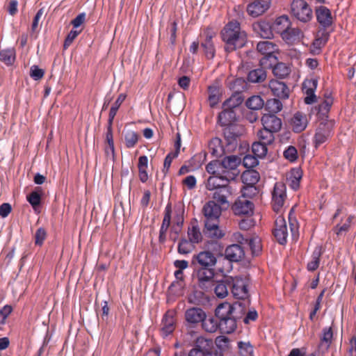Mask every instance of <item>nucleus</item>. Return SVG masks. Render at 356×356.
I'll list each match as a JSON object with an SVG mask.
<instances>
[{"label": "nucleus", "instance_id": "1", "mask_svg": "<svg viewBox=\"0 0 356 356\" xmlns=\"http://www.w3.org/2000/svg\"><path fill=\"white\" fill-rule=\"evenodd\" d=\"M209 250L200 252L197 254H194L192 258V265L196 274L198 286L202 289L207 290L210 288V285L213 282L215 276V266L217 263L216 255H222L223 247L217 241L209 243Z\"/></svg>", "mask_w": 356, "mask_h": 356}, {"label": "nucleus", "instance_id": "2", "mask_svg": "<svg viewBox=\"0 0 356 356\" xmlns=\"http://www.w3.org/2000/svg\"><path fill=\"white\" fill-rule=\"evenodd\" d=\"M215 315L218 318L220 332L229 334L235 331L237 321L242 317L243 308L238 304L224 302L217 307Z\"/></svg>", "mask_w": 356, "mask_h": 356}, {"label": "nucleus", "instance_id": "3", "mask_svg": "<svg viewBox=\"0 0 356 356\" xmlns=\"http://www.w3.org/2000/svg\"><path fill=\"white\" fill-rule=\"evenodd\" d=\"M204 220V234L211 238L219 239L224 236V232L219 227V218L222 209L215 201H209L202 209Z\"/></svg>", "mask_w": 356, "mask_h": 356}, {"label": "nucleus", "instance_id": "4", "mask_svg": "<svg viewBox=\"0 0 356 356\" xmlns=\"http://www.w3.org/2000/svg\"><path fill=\"white\" fill-rule=\"evenodd\" d=\"M221 38L225 43V50L232 52L245 46L247 38L245 32L241 31L240 24L229 22L221 31Z\"/></svg>", "mask_w": 356, "mask_h": 356}, {"label": "nucleus", "instance_id": "5", "mask_svg": "<svg viewBox=\"0 0 356 356\" xmlns=\"http://www.w3.org/2000/svg\"><path fill=\"white\" fill-rule=\"evenodd\" d=\"M187 356H223V353L213 346L211 339L198 337L193 341Z\"/></svg>", "mask_w": 356, "mask_h": 356}, {"label": "nucleus", "instance_id": "6", "mask_svg": "<svg viewBox=\"0 0 356 356\" xmlns=\"http://www.w3.org/2000/svg\"><path fill=\"white\" fill-rule=\"evenodd\" d=\"M291 15L302 23H307L313 18V11L305 0H293L290 6Z\"/></svg>", "mask_w": 356, "mask_h": 356}, {"label": "nucleus", "instance_id": "7", "mask_svg": "<svg viewBox=\"0 0 356 356\" xmlns=\"http://www.w3.org/2000/svg\"><path fill=\"white\" fill-rule=\"evenodd\" d=\"M247 83L243 79H236L232 83L231 88L234 94L222 104V108L232 107L233 108L239 106L243 101L241 92L246 89Z\"/></svg>", "mask_w": 356, "mask_h": 356}, {"label": "nucleus", "instance_id": "8", "mask_svg": "<svg viewBox=\"0 0 356 356\" xmlns=\"http://www.w3.org/2000/svg\"><path fill=\"white\" fill-rule=\"evenodd\" d=\"M223 175L228 179H234L239 174L238 166L241 163V159L236 156H228L220 161Z\"/></svg>", "mask_w": 356, "mask_h": 356}, {"label": "nucleus", "instance_id": "9", "mask_svg": "<svg viewBox=\"0 0 356 356\" xmlns=\"http://www.w3.org/2000/svg\"><path fill=\"white\" fill-rule=\"evenodd\" d=\"M231 292L233 296L238 300H245L250 294L248 289V280L239 276H232Z\"/></svg>", "mask_w": 356, "mask_h": 356}, {"label": "nucleus", "instance_id": "10", "mask_svg": "<svg viewBox=\"0 0 356 356\" xmlns=\"http://www.w3.org/2000/svg\"><path fill=\"white\" fill-rule=\"evenodd\" d=\"M286 199V187L283 182H276L272 192V207L275 212H279Z\"/></svg>", "mask_w": 356, "mask_h": 356}, {"label": "nucleus", "instance_id": "11", "mask_svg": "<svg viewBox=\"0 0 356 356\" xmlns=\"http://www.w3.org/2000/svg\"><path fill=\"white\" fill-rule=\"evenodd\" d=\"M204 40L201 42L204 54L207 59H213L216 55V47L213 38L216 33L211 29H207L204 31Z\"/></svg>", "mask_w": 356, "mask_h": 356}, {"label": "nucleus", "instance_id": "12", "mask_svg": "<svg viewBox=\"0 0 356 356\" xmlns=\"http://www.w3.org/2000/svg\"><path fill=\"white\" fill-rule=\"evenodd\" d=\"M332 124L329 122H321L316 128L314 136V143L316 148L325 143L331 136Z\"/></svg>", "mask_w": 356, "mask_h": 356}, {"label": "nucleus", "instance_id": "13", "mask_svg": "<svg viewBox=\"0 0 356 356\" xmlns=\"http://www.w3.org/2000/svg\"><path fill=\"white\" fill-rule=\"evenodd\" d=\"M273 234L276 241L281 245H284L287 242L288 231L285 219L280 216L275 221V226Z\"/></svg>", "mask_w": 356, "mask_h": 356}, {"label": "nucleus", "instance_id": "14", "mask_svg": "<svg viewBox=\"0 0 356 356\" xmlns=\"http://www.w3.org/2000/svg\"><path fill=\"white\" fill-rule=\"evenodd\" d=\"M232 210L237 216H251L253 213L254 204L250 200L239 197L233 204Z\"/></svg>", "mask_w": 356, "mask_h": 356}, {"label": "nucleus", "instance_id": "15", "mask_svg": "<svg viewBox=\"0 0 356 356\" xmlns=\"http://www.w3.org/2000/svg\"><path fill=\"white\" fill-rule=\"evenodd\" d=\"M271 0H252L247 6L248 13L257 17L268 10L270 6Z\"/></svg>", "mask_w": 356, "mask_h": 356}, {"label": "nucleus", "instance_id": "16", "mask_svg": "<svg viewBox=\"0 0 356 356\" xmlns=\"http://www.w3.org/2000/svg\"><path fill=\"white\" fill-rule=\"evenodd\" d=\"M160 333L163 337L172 334L175 329V313L168 311L163 316L161 324Z\"/></svg>", "mask_w": 356, "mask_h": 356}, {"label": "nucleus", "instance_id": "17", "mask_svg": "<svg viewBox=\"0 0 356 356\" xmlns=\"http://www.w3.org/2000/svg\"><path fill=\"white\" fill-rule=\"evenodd\" d=\"M232 282V276L227 275L215 284L212 283L210 286H214V293L218 298H224L229 294V291H231Z\"/></svg>", "mask_w": 356, "mask_h": 356}, {"label": "nucleus", "instance_id": "18", "mask_svg": "<svg viewBox=\"0 0 356 356\" xmlns=\"http://www.w3.org/2000/svg\"><path fill=\"white\" fill-rule=\"evenodd\" d=\"M261 123L265 129L272 130L275 133L282 129V120L273 113H264L261 118Z\"/></svg>", "mask_w": 356, "mask_h": 356}, {"label": "nucleus", "instance_id": "19", "mask_svg": "<svg viewBox=\"0 0 356 356\" xmlns=\"http://www.w3.org/2000/svg\"><path fill=\"white\" fill-rule=\"evenodd\" d=\"M207 317L205 312L200 307H191L185 312V319L191 325H195Z\"/></svg>", "mask_w": 356, "mask_h": 356}, {"label": "nucleus", "instance_id": "20", "mask_svg": "<svg viewBox=\"0 0 356 356\" xmlns=\"http://www.w3.org/2000/svg\"><path fill=\"white\" fill-rule=\"evenodd\" d=\"M222 133L224 138L228 145L235 146L238 138L241 136V131L238 126L236 124H229L222 126Z\"/></svg>", "mask_w": 356, "mask_h": 356}, {"label": "nucleus", "instance_id": "21", "mask_svg": "<svg viewBox=\"0 0 356 356\" xmlns=\"http://www.w3.org/2000/svg\"><path fill=\"white\" fill-rule=\"evenodd\" d=\"M317 22L324 29L328 28L332 24L331 11L325 6H320L316 8Z\"/></svg>", "mask_w": 356, "mask_h": 356}, {"label": "nucleus", "instance_id": "22", "mask_svg": "<svg viewBox=\"0 0 356 356\" xmlns=\"http://www.w3.org/2000/svg\"><path fill=\"white\" fill-rule=\"evenodd\" d=\"M42 197V188L40 186L35 187L31 193L26 195L27 202L36 214L41 213Z\"/></svg>", "mask_w": 356, "mask_h": 356}, {"label": "nucleus", "instance_id": "23", "mask_svg": "<svg viewBox=\"0 0 356 356\" xmlns=\"http://www.w3.org/2000/svg\"><path fill=\"white\" fill-rule=\"evenodd\" d=\"M303 36L304 33L301 29L291 26L281 35L282 39L290 45L298 43Z\"/></svg>", "mask_w": 356, "mask_h": 356}, {"label": "nucleus", "instance_id": "24", "mask_svg": "<svg viewBox=\"0 0 356 356\" xmlns=\"http://www.w3.org/2000/svg\"><path fill=\"white\" fill-rule=\"evenodd\" d=\"M307 118L305 114L296 112L289 121V125L296 133L303 131L307 126Z\"/></svg>", "mask_w": 356, "mask_h": 356}, {"label": "nucleus", "instance_id": "25", "mask_svg": "<svg viewBox=\"0 0 356 356\" xmlns=\"http://www.w3.org/2000/svg\"><path fill=\"white\" fill-rule=\"evenodd\" d=\"M269 88L273 94L280 99H286L289 96V88L284 83L277 80H271L269 82Z\"/></svg>", "mask_w": 356, "mask_h": 356}, {"label": "nucleus", "instance_id": "26", "mask_svg": "<svg viewBox=\"0 0 356 356\" xmlns=\"http://www.w3.org/2000/svg\"><path fill=\"white\" fill-rule=\"evenodd\" d=\"M244 255V250L238 244L230 245L225 250V258L232 262L240 261L243 258Z\"/></svg>", "mask_w": 356, "mask_h": 356}, {"label": "nucleus", "instance_id": "27", "mask_svg": "<svg viewBox=\"0 0 356 356\" xmlns=\"http://www.w3.org/2000/svg\"><path fill=\"white\" fill-rule=\"evenodd\" d=\"M316 87V80H309L303 83L302 90L307 95L304 100L306 104H312L316 101V97L314 94Z\"/></svg>", "mask_w": 356, "mask_h": 356}, {"label": "nucleus", "instance_id": "28", "mask_svg": "<svg viewBox=\"0 0 356 356\" xmlns=\"http://www.w3.org/2000/svg\"><path fill=\"white\" fill-rule=\"evenodd\" d=\"M232 179H228L224 176L215 175L208 178L206 188L209 191L218 190L220 187L229 186L228 183Z\"/></svg>", "mask_w": 356, "mask_h": 356}, {"label": "nucleus", "instance_id": "29", "mask_svg": "<svg viewBox=\"0 0 356 356\" xmlns=\"http://www.w3.org/2000/svg\"><path fill=\"white\" fill-rule=\"evenodd\" d=\"M236 120V113L232 107L223 108V111L218 116V122L220 126L234 124Z\"/></svg>", "mask_w": 356, "mask_h": 356}, {"label": "nucleus", "instance_id": "30", "mask_svg": "<svg viewBox=\"0 0 356 356\" xmlns=\"http://www.w3.org/2000/svg\"><path fill=\"white\" fill-rule=\"evenodd\" d=\"M291 26V22L286 15L277 17L272 24L273 31L280 35Z\"/></svg>", "mask_w": 356, "mask_h": 356}, {"label": "nucleus", "instance_id": "31", "mask_svg": "<svg viewBox=\"0 0 356 356\" xmlns=\"http://www.w3.org/2000/svg\"><path fill=\"white\" fill-rule=\"evenodd\" d=\"M323 252L324 250L321 245H317L315 247L311 256V260L307 264V269L308 271L313 272L319 267L321 257Z\"/></svg>", "mask_w": 356, "mask_h": 356}, {"label": "nucleus", "instance_id": "32", "mask_svg": "<svg viewBox=\"0 0 356 356\" xmlns=\"http://www.w3.org/2000/svg\"><path fill=\"white\" fill-rule=\"evenodd\" d=\"M322 336L320 339V343L318 345V349L323 353L327 351L332 341L333 332L331 327H325L322 331Z\"/></svg>", "mask_w": 356, "mask_h": 356}, {"label": "nucleus", "instance_id": "33", "mask_svg": "<svg viewBox=\"0 0 356 356\" xmlns=\"http://www.w3.org/2000/svg\"><path fill=\"white\" fill-rule=\"evenodd\" d=\"M232 188L229 186L220 187L216 190L213 194V198L220 204H225L228 202L227 198L232 195Z\"/></svg>", "mask_w": 356, "mask_h": 356}, {"label": "nucleus", "instance_id": "34", "mask_svg": "<svg viewBox=\"0 0 356 356\" xmlns=\"http://www.w3.org/2000/svg\"><path fill=\"white\" fill-rule=\"evenodd\" d=\"M208 101L211 108L215 107L220 101L222 92L221 88L217 84H213L208 87Z\"/></svg>", "mask_w": 356, "mask_h": 356}, {"label": "nucleus", "instance_id": "35", "mask_svg": "<svg viewBox=\"0 0 356 356\" xmlns=\"http://www.w3.org/2000/svg\"><path fill=\"white\" fill-rule=\"evenodd\" d=\"M257 51L263 56L274 55L278 50L277 44L273 42L265 40L260 41L257 44Z\"/></svg>", "mask_w": 356, "mask_h": 356}, {"label": "nucleus", "instance_id": "36", "mask_svg": "<svg viewBox=\"0 0 356 356\" xmlns=\"http://www.w3.org/2000/svg\"><path fill=\"white\" fill-rule=\"evenodd\" d=\"M327 41V37L325 34L321 36H316L309 47V52L312 55H319L322 51V48L325 45Z\"/></svg>", "mask_w": 356, "mask_h": 356}, {"label": "nucleus", "instance_id": "37", "mask_svg": "<svg viewBox=\"0 0 356 356\" xmlns=\"http://www.w3.org/2000/svg\"><path fill=\"white\" fill-rule=\"evenodd\" d=\"M259 179V173L252 169L245 170L241 175V179L244 185L256 186Z\"/></svg>", "mask_w": 356, "mask_h": 356}, {"label": "nucleus", "instance_id": "38", "mask_svg": "<svg viewBox=\"0 0 356 356\" xmlns=\"http://www.w3.org/2000/svg\"><path fill=\"white\" fill-rule=\"evenodd\" d=\"M254 29L263 38L270 39L273 38V29L268 22H261L254 25Z\"/></svg>", "mask_w": 356, "mask_h": 356}, {"label": "nucleus", "instance_id": "39", "mask_svg": "<svg viewBox=\"0 0 356 356\" xmlns=\"http://www.w3.org/2000/svg\"><path fill=\"white\" fill-rule=\"evenodd\" d=\"M302 177V171L299 168H293L288 177L289 186L293 189L297 190L300 186V181Z\"/></svg>", "mask_w": 356, "mask_h": 356}, {"label": "nucleus", "instance_id": "40", "mask_svg": "<svg viewBox=\"0 0 356 356\" xmlns=\"http://www.w3.org/2000/svg\"><path fill=\"white\" fill-rule=\"evenodd\" d=\"M16 54L13 48H7L0 51V60L6 65H12L15 60Z\"/></svg>", "mask_w": 356, "mask_h": 356}, {"label": "nucleus", "instance_id": "41", "mask_svg": "<svg viewBox=\"0 0 356 356\" xmlns=\"http://www.w3.org/2000/svg\"><path fill=\"white\" fill-rule=\"evenodd\" d=\"M266 79V72L264 69L259 67L251 70L248 75V80L251 83H261Z\"/></svg>", "mask_w": 356, "mask_h": 356}, {"label": "nucleus", "instance_id": "42", "mask_svg": "<svg viewBox=\"0 0 356 356\" xmlns=\"http://www.w3.org/2000/svg\"><path fill=\"white\" fill-rule=\"evenodd\" d=\"M202 327L203 330L209 333H213L219 329L218 318L213 317L205 318L202 321Z\"/></svg>", "mask_w": 356, "mask_h": 356}, {"label": "nucleus", "instance_id": "43", "mask_svg": "<svg viewBox=\"0 0 356 356\" xmlns=\"http://www.w3.org/2000/svg\"><path fill=\"white\" fill-rule=\"evenodd\" d=\"M275 131L268 130V129H265L264 127V129L259 130L257 133L259 141L268 145L272 144L275 140Z\"/></svg>", "mask_w": 356, "mask_h": 356}, {"label": "nucleus", "instance_id": "44", "mask_svg": "<svg viewBox=\"0 0 356 356\" xmlns=\"http://www.w3.org/2000/svg\"><path fill=\"white\" fill-rule=\"evenodd\" d=\"M290 67L284 63L277 62L273 69V74L280 79H284L290 74Z\"/></svg>", "mask_w": 356, "mask_h": 356}, {"label": "nucleus", "instance_id": "45", "mask_svg": "<svg viewBox=\"0 0 356 356\" xmlns=\"http://www.w3.org/2000/svg\"><path fill=\"white\" fill-rule=\"evenodd\" d=\"M139 134L131 130L127 131L124 134V143L127 148L131 149L134 147L139 140Z\"/></svg>", "mask_w": 356, "mask_h": 356}, {"label": "nucleus", "instance_id": "46", "mask_svg": "<svg viewBox=\"0 0 356 356\" xmlns=\"http://www.w3.org/2000/svg\"><path fill=\"white\" fill-rule=\"evenodd\" d=\"M245 105L248 108L252 111H257L263 108L264 101L260 96L254 95L247 99Z\"/></svg>", "mask_w": 356, "mask_h": 356}, {"label": "nucleus", "instance_id": "47", "mask_svg": "<svg viewBox=\"0 0 356 356\" xmlns=\"http://www.w3.org/2000/svg\"><path fill=\"white\" fill-rule=\"evenodd\" d=\"M209 149L213 156H220L223 152L221 140L218 138H212L209 143Z\"/></svg>", "mask_w": 356, "mask_h": 356}, {"label": "nucleus", "instance_id": "48", "mask_svg": "<svg viewBox=\"0 0 356 356\" xmlns=\"http://www.w3.org/2000/svg\"><path fill=\"white\" fill-rule=\"evenodd\" d=\"M282 109V104L278 99H268L265 104V110L268 113L276 114Z\"/></svg>", "mask_w": 356, "mask_h": 356}, {"label": "nucleus", "instance_id": "49", "mask_svg": "<svg viewBox=\"0 0 356 356\" xmlns=\"http://www.w3.org/2000/svg\"><path fill=\"white\" fill-rule=\"evenodd\" d=\"M277 62V58L274 55L263 56L259 60L260 67L264 69H273Z\"/></svg>", "mask_w": 356, "mask_h": 356}, {"label": "nucleus", "instance_id": "50", "mask_svg": "<svg viewBox=\"0 0 356 356\" xmlns=\"http://www.w3.org/2000/svg\"><path fill=\"white\" fill-rule=\"evenodd\" d=\"M193 244L191 241L186 238L180 239L177 247L178 253L180 254H188L192 252L195 248Z\"/></svg>", "mask_w": 356, "mask_h": 356}, {"label": "nucleus", "instance_id": "51", "mask_svg": "<svg viewBox=\"0 0 356 356\" xmlns=\"http://www.w3.org/2000/svg\"><path fill=\"white\" fill-rule=\"evenodd\" d=\"M267 146L268 145L264 144L261 142H254L252 145V153L258 158H264L268 152Z\"/></svg>", "mask_w": 356, "mask_h": 356}, {"label": "nucleus", "instance_id": "52", "mask_svg": "<svg viewBox=\"0 0 356 356\" xmlns=\"http://www.w3.org/2000/svg\"><path fill=\"white\" fill-rule=\"evenodd\" d=\"M206 170L213 176L223 175V170L221 168L220 160H213L209 162L206 166Z\"/></svg>", "mask_w": 356, "mask_h": 356}, {"label": "nucleus", "instance_id": "53", "mask_svg": "<svg viewBox=\"0 0 356 356\" xmlns=\"http://www.w3.org/2000/svg\"><path fill=\"white\" fill-rule=\"evenodd\" d=\"M355 216L353 215H350L346 220V222L343 225L337 224L334 227V232L337 235H341L343 233L348 232L350 228V226L353 223V220H354Z\"/></svg>", "mask_w": 356, "mask_h": 356}, {"label": "nucleus", "instance_id": "54", "mask_svg": "<svg viewBox=\"0 0 356 356\" xmlns=\"http://www.w3.org/2000/svg\"><path fill=\"white\" fill-rule=\"evenodd\" d=\"M188 240L193 243H198L202 241V236L197 226H193L188 230Z\"/></svg>", "mask_w": 356, "mask_h": 356}, {"label": "nucleus", "instance_id": "55", "mask_svg": "<svg viewBox=\"0 0 356 356\" xmlns=\"http://www.w3.org/2000/svg\"><path fill=\"white\" fill-rule=\"evenodd\" d=\"M283 156L290 162H294L298 157V150L294 146L290 145L284 151Z\"/></svg>", "mask_w": 356, "mask_h": 356}, {"label": "nucleus", "instance_id": "56", "mask_svg": "<svg viewBox=\"0 0 356 356\" xmlns=\"http://www.w3.org/2000/svg\"><path fill=\"white\" fill-rule=\"evenodd\" d=\"M241 197L252 198L259 193V189L256 186L245 185L241 189Z\"/></svg>", "mask_w": 356, "mask_h": 356}, {"label": "nucleus", "instance_id": "57", "mask_svg": "<svg viewBox=\"0 0 356 356\" xmlns=\"http://www.w3.org/2000/svg\"><path fill=\"white\" fill-rule=\"evenodd\" d=\"M238 348L241 356H252L253 347L250 343L239 341L238 343Z\"/></svg>", "mask_w": 356, "mask_h": 356}, {"label": "nucleus", "instance_id": "58", "mask_svg": "<svg viewBox=\"0 0 356 356\" xmlns=\"http://www.w3.org/2000/svg\"><path fill=\"white\" fill-rule=\"evenodd\" d=\"M29 75L34 81H39L44 76V70L33 65L30 67Z\"/></svg>", "mask_w": 356, "mask_h": 356}, {"label": "nucleus", "instance_id": "59", "mask_svg": "<svg viewBox=\"0 0 356 356\" xmlns=\"http://www.w3.org/2000/svg\"><path fill=\"white\" fill-rule=\"evenodd\" d=\"M81 31L71 30L65 39L63 49H67L74 42V39L80 34Z\"/></svg>", "mask_w": 356, "mask_h": 356}, {"label": "nucleus", "instance_id": "60", "mask_svg": "<svg viewBox=\"0 0 356 356\" xmlns=\"http://www.w3.org/2000/svg\"><path fill=\"white\" fill-rule=\"evenodd\" d=\"M256 156L246 155L244 156L243 163L248 169H251L258 165L259 161Z\"/></svg>", "mask_w": 356, "mask_h": 356}, {"label": "nucleus", "instance_id": "61", "mask_svg": "<svg viewBox=\"0 0 356 356\" xmlns=\"http://www.w3.org/2000/svg\"><path fill=\"white\" fill-rule=\"evenodd\" d=\"M184 209L179 207L175 209V214L173 218V224L178 226H182L184 223Z\"/></svg>", "mask_w": 356, "mask_h": 356}, {"label": "nucleus", "instance_id": "62", "mask_svg": "<svg viewBox=\"0 0 356 356\" xmlns=\"http://www.w3.org/2000/svg\"><path fill=\"white\" fill-rule=\"evenodd\" d=\"M215 343L216 346L220 348L219 350H220L222 353V349H227L229 348V339L228 337L225 336H219L216 337Z\"/></svg>", "mask_w": 356, "mask_h": 356}, {"label": "nucleus", "instance_id": "63", "mask_svg": "<svg viewBox=\"0 0 356 356\" xmlns=\"http://www.w3.org/2000/svg\"><path fill=\"white\" fill-rule=\"evenodd\" d=\"M35 238V244L36 245L41 246L44 241V227H39L34 236Z\"/></svg>", "mask_w": 356, "mask_h": 356}, {"label": "nucleus", "instance_id": "64", "mask_svg": "<svg viewBox=\"0 0 356 356\" xmlns=\"http://www.w3.org/2000/svg\"><path fill=\"white\" fill-rule=\"evenodd\" d=\"M332 104V98L331 97H327L319 105V111L323 113H328Z\"/></svg>", "mask_w": 356, "mask_h": 356}]
</instances>
